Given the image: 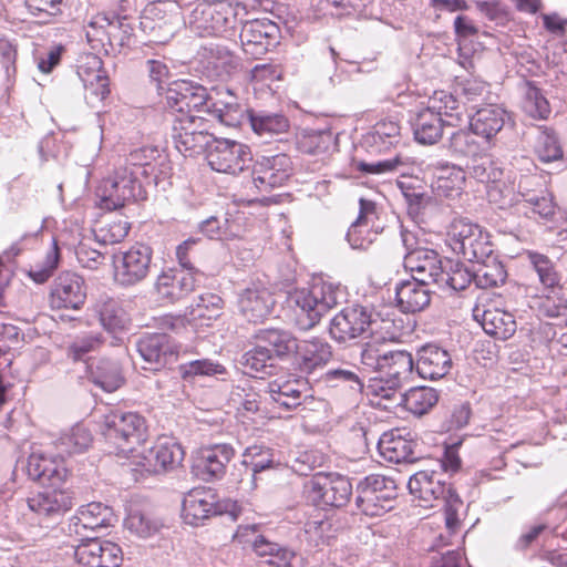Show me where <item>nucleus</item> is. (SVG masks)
<instances>
[{"label":"nucleus","mask_w":567,"mask_h":567,"mask_svg":"<svg viewBox=\"0 0 567 567\" xmlns=\"http://www.w3.org/2000/svg\"><path fill=\"white\" fill-rule=\"evenodd\" d=\"M215 99L202 84L189 80H178L169 84L165 92L166 105L179 115L206 114L217 123L236 127L243 120V109L229 90L218 92Z\"/></svg>","instance_id":"1"},{"label":"nucleus","mask_w":567,"mask_h":567,"mask_svg":"<svg viewBox=\"0 0 567 567\" xmlns=\"http://www.w3.org/2000/svg\"><path fill=\"white\" fill-rule=\"evenodd\" d=\"M329 333L339 343L358 338L394 340L393 322L381 318L373 308L354 305L343 308L330 321Z\"/></svg>","instance_id":"2"},{"label":"nucleus","mask_w":567,"mask_h":567,"mask_svg":"<svg viewBox=\"0 0 567 567\" xmlns=\"http://www.w3.org/2000/svg\"><path fill=\"white\" fill-rule=\"evenodd\" d=\"M342 296L339 285L317 280L307 289L290 292L288 300L293 308L298 327L301 330H310L322 316L339 303Z\"/></svg>","instance_id":"3"},{"label":"nucleus","mask_w":567,"mask_h":567,"mask_svg":"<svg viewBox=\"0 0 567 567\" xmlns=\"http://www.w3.org/2000/svg\"><path fill=\"white\" fill-rule=\"evenodd\" d=\"M444 473L436 471H420L410 477L408 487L411 494L422 499L425 506L433 507V502H442L445 515V525L454 532L458 526V512L463 502L443 478Z\"/></svg>","instance_id":"4"},{"label":"nucleus","mask_w":567,"mask_h":567,"mask_svg":"<svg viewBox=\"0 0 567 567\" xmlns=\"http://www.w3.org/2000/svg\"><path fill=\"white\" fill-rule=\"evenodd\" d=\"M240 3L228 0L202 1L188 16L187 25L198 37H224L231 33L237 23Z\"/></svg>","instance_id":"5"},{"label":"nucleus","mask_w":567,"mask_h":567,"mask_svg":"<svg viewBox=\"0 0 567 567\" xmlns=\"http://www.w3.org/2000/svg\"><path fill=\"white\" fill-rule=\"evenodd\" d=\"M96 196L101 208L118 209L145 198L144 181L121 163L101 181Z\"/></svg>","instance_id":"6"},{"label":"nucleus","mask_w":567,"mask_h":567,"mask_svg":"<svg viewBox=\"0 0 567 567\" xmlns=\"http://www.w3.org/2000/svg\"><path fill=\"white\" fill-rule=\"evenodd\" d=\"M102 434L118 454L127 456L146 441L147 425L136 412L112 411L104 417Z\"/></svg>","instance_id":"7"},{"label":"nucleus","mask_w":567,"mask_h":567,"mask_svg":"<svg viewBox=\"0 0 567 567\" xmlns=\"http://www.w3.org/2000/svg\"><path fill=\"white\" fill-rule=\"evenodd\" d=\"M355 503L367 516H381L393 507L396 497V484L393 478L371 474L357 485Z\"/></svg>","instance_id":"8"},{"label":"nucleus","mask_w":567,"mask_h":567,"mask_svg":"<svg viewBox=\"0 0 567 567\" xmlns=\"http://www.w3.org/2000/svg\"><path fill=\"white\" fill-rule=\"evenodd\" d=\"M209 122L203 115H177L173 123V141L175 147L184 156H195L203 152L208 153L212 141Z\"/></svg>","instance_id":"9"},{"label":"nucleus","mask_w":567,"mask_h":567,"mask_svg":"<svg viewBox=\"0 0 567 567\" xmlns=\"http://www.w3.org/2000/svg\"><path fill=\"white\" fill-rule=\"evenodd\" d=\"M303 493L316 506L342 507L352 495V484L338 473H317L305 483Z\"/></svg>","instance_id":"10"},{"label":"nucleus","mask_w":567,"mask_h":567,"mask_svg":"<svg viewBox=\"0 0 567 567\" xmlns=\"http://www.w3.org/2000/svg\"><path fill=\"white\" fill-rule=\"evenodd\" d=\"M206 159L213 171L238 175L250 167L252 154L250 147L244 143L215 137L210 143Z\"/></svg>","instance_id":"11"},{"label":"nucleus","mask_w":567,"mask_h":567,"mask_svg":"<svg viewBox=\"0 0 567 567\" xmlns=\"http://www.w3.org/2000/svg\"><path fill=\"white\" fill-rule=\"evenodd\" d=\"M153 250L144 244H136L114 255V280L123 287H131L143 281L150 270Z\"/></svg>","instance_id":"12"},{"label":"nucleus","mask_w":567,"mask_h":567,"mask_svg":"<svg viewBox=\"0 0 567 567\" xmlns=\"http://www.w3.org/2000/svg\"><path fill=\"white\" fill-rule=\"evenodd\" d=\"M138 457L136 464L145 472L159 474L177 468L184 460V450L174 439L164 436Z\"/></svg>","instance_id":"13"},{"label":"nucleus","mask_w":567,"mask_h":567,"mask_svg":"<svg viewBox=\"0 0 567 567\" xmlns=\"http://www.w3.org/2000/svg\"><path fill=\"white\" fill-rule=\"evenodd\" d=\"M292 173L291 158L286 154L261 156L252 166L254 186L262 192L282 186Z\"/></svg>","instance_id":"14"},{"label":"nucleus","mask_w":567,"mask_h":567,"mask_svg":"<svg viewBox=\"0 0 567 567\" xmlns=\"http://www.w3.org/2000/svg\"><path fill=\"white\" fill-rule=\"evenodd\" d=\"M279 28L269 19L246 21L239 34L243 50L257 59L278 43Z\"/></svg>","instance_id":"15"},{"label":"nucleus","mask_w":567,"mask_h":567,"mask_svg":"<svg viewBox=\"0 0 567 567\" xmlns=\"http://www.w3.org/2000/svg\"><path fill=\"white\" fill-rule=\"evenodd\" d=\"M84 540L74 549V557L81 567H120L123 553L117 544L95 537Z\"/></svg>","instance_id":"16"},{"label":"nucleus","mask_w":567,"mask_h":567,"mask_svg":"<svg viewBox=\"0 0 567 567\" xmlns=\"http://www.w3.org/2000/svg\"><path fill=\"white\" fill-rule=\"evenodd\" d=\"M235 539L243 545H250L252 550L265 563L274 567H291V561L295 558V553L290 549L280 546L277 543L268 540L265 536L256 535L255 526H239Z\"/></svg>","instance_id":"17"},{"label":"nucleus","mask_w":567,"mask_h":567,"mask_svg":"<svg viewBox=\"0 0 567 567\" xmlns=\"http://www.w3.org/2000/svg\"><path fill=\"white\" fill-rule=\"evenodd\" d=\"M86 299V289L81 276L71 271L61 272L53 281L50 292L52 309H80Z\"/></svg>","instance_id":"18"},{"label":"nucleus","mask_w":567,"mask_h":567,"mask_svg":"<svg viewBox=\"0 0 567 567\" xmlns=\"http://www.w3.org/2000/svg\"><path fill=\"white\" fill-rule=\"evenodd\" d=\"M233 456L234 449L228 444L204 447L194 458L193 472L198 478L206 482L221 478Z\"/></svg>","instance_id":"19"},{"label":"nucleus","mask_w":567,"mask_h":567,"mask_svg":"<svg viewBox=\"0 0 567 567\" xmlns=\"http://www.w3.org/2000/svg\"><path fill=\"white\" fill-rule=\"evenodd\" d=\"M137 350L147 365L145 370H159L176 361L177 346L165 333L143 337L137 343Z\"/></svg>","instance_id":"20"},{"label":"nucleus","mask_w":567,"mask_h":567,"mask_svg":"<svg viewBox=\"0 0 567 567\" xmlns=\"http://www.w3.org/2000/svg\"><path fill=\"white\" fill-rule=\"evenodd\" d=\"M237 305L246 320L259 323L270 316L275 307V299L264 285L251 284L239 293Z\"/></svg>","instance_id":"21"},{"label":"nucleus","mask_w":567,"mask_h":567,"mask_svg":"<svg viewBox=\"0 0 567 567\" xmlns=\"http://www.w3.org/2000/svg\"><path fill=\"white\" fill-rule=\"evenodd\" d=\"M267 389L271 402L278 409L291 411L307 398L308 383L305 379L291 374L280 375L270 381Z\"/></svg>","instance_id":"22"},{"label":"nucleus","mask_w":567,"mask_h":567,"mask_svg":"<svg viewBox=\"0 0 567 567\" xmlns=\"http://www.w3.org/2000/svg\"><path fill=\"white\" fill-rule=\"evenodd\" d=\"M27 473L31 480L50 486L59 485L68 476V470L60 454L51 456L41 451H33L29 455Z\"/></svg>","instance_id":"23"},{"label":"nucleus","mask_w":567,"mask_h":567,"mask_svg":"<svg viewBox=\"0 0 567 567\" xmlns=\"http://www.w3.org/2000/svg\"><path fill=\"white\" fill-rule=\"evenodd\" d=\"M404 267L412 274V278L426 284H439L444 270L439 254L432 249L419 247L404 256Z\"/></svg>","instance_id":"24"},{"label":"nucleus","mask_w":567,"mask_h":567,"mask_svg":"<svg viewBox=\"0 0 567 567\" xmlns=\"http://www.w3.org/2000/svg\"><path fill=\"white\" fill-rule=\"evenodd\" d=\"M113 517L111 507L102 503L92 502L81 506L76 514L70 518L69 532L70 534L81 536V539L84 540L90 537L84 532H94L111 526Z\"/></svg>","instance_id":"25"},{"label":"nucleus","mask_w":567,"mask_h":567,"mask_svg":"<svg viewBox=\"0 0 567 567\" xmlns=\"http://www.w3.org/2000/svg\"><path fill=\"white\" fill-rule=\"evenodd\" d=\"M452 365V357L447 350L429 343L417 352L415 371L423 379L439 380L450 372Z\"/></svg>","instance_id":"26"},{"label":"nucleus","mask_w":567,"mask_h":567,"mask_svg":"<svg viewBox=\"0 0 567 567\" xmlns=\"http://www.w3.org/2000/svg\"><path fill=\"white\" fill-rule=\"evenodd\" d=\"M509 120L505 109L497 104H487L477 109L470 117V128L485 143H491Z\"/></svg>","instance_id":"27"},{"label":"nucleus","mask_w":567,"mask_h":567,"mask_svg":"<svg viewBox=\"0 0 567 567\" xmlns=\"http://www.w3.org/2000/svg\"><path fill=\"white\" fill-rule=\"evenodd\" d=\"M473 317L487 334L496 339L507 340L516 332L517 324L514 316L505 310L475 307Z\"/></svg>","instance_id":"28"},{"label":"nucleus","mask_w":567,"mask_h":567,"mask_svg":"<svg viewBox=\"0 0 567 567\" xmlns=\"http://www.w3.org/2000/svg\"><path fill=\"white\" fill-rule=\"evenodd\" d=\"M332 358L331 346L318 338L298 341L295 363L302 373H311L324 367Z\"/></svg>","instance_id":"29"},{"label":"nucleus","mask_w":567,"mask_h":567,"mask_svg":"<svg viewBox=\"0 0 567 567\" xmlns=\"http://www.w3.org/2000/svg\"><path fill=\"white\" fill-rule=\"evenodd\" d=\"M195 285L194 272L169 269L157 277L155 288L162 299L174 302L190 293Z\"/></svg>","instance_id":"30"},{"label":"nucleus","mask_w":567,"mask_h":567,"mask_svg":"<svg viewBox=\"0 0 567 567\" xmlns=\"http://www.w3.org/2000/svg\"><path fill=\"white\" fill-rule=\"evenodd\" d=\"M399 429L391 430L381 435L378 442L380 455L391 463H412L417 460L414 453L416 443L404 437Z\"/></svg>","instance_id":"31"},{"label":"nucleus","mask_w":567,"mask_h":567,"mask_svg":"<svg viewBox=\"0 0 567 567\" xmlns=\"http://www.w3.org/2000/svg\"><path fill=\"white\" fill-rule=\"evenodd\" d=\"M51 487L28 498L29 508L40 516H59L72 507V496L68 491Z\"/></svg>","instance_id":"32"},{"label":"nucleus","mask_w":567,"mask_h":567,"mask_svg":"<svg viewBox=\"0 0 567 567\" xmlns=\"http://www.w3.org/2000/svg\"><path fill=\"white\" fill-rule=\"evenodd\" d=\"M429 284L416 279L405 280L395 288L396 306L402 312L415 313L424 310L431 302Z\"/></svg>","instance_id":"33"},{"label":"nucleus","mask_w":567,"mask_h":567,"mask_svg":"<svg viewBox=\"0 0 567 567\" xmlns=\"http://www.w3.org/2000/svg\"><path fill=\"white\" fill-rule=\"evenodd\" d=\"M215 513V498L212 491L194 488L184 496L182 517L186 524L198 525Z\"/></svg>","instance_id":"34"},{"label":"nucleus","mask_w":567,"mask_h":567,"mask_svg":"<svg viewBox=\"0 0 567 567\" xmlns=\"http://www.w3.org/2000/svg\"><path fill=\"white\" fill-rule=\"evenodd\" d=\"M451 125L449 120L435 114L429 106L420 110L412 120L414 138L423 145H433L437 143L443 134V124Z\"/></svg>","instance_id":"35"},{"label":"nucleus","mask_w":567,"mask_h":567,"mask_svg":"<svg viewBox=\"0 0 567 567\" xmlns=\"http://www.w3.org/2000/svg\"><path fill=\"white\" fill-rule=\"evenodd\" d=\"M257 340L270 352L271 358L289 359L298 351V340L291 332L281 329H265L257 334Z\"/></svg>","instance_id":"36"},{"label":"nucleus","mask_w":567,"mask_h":567,"mask_svg":"<svg viewBox=\"0 0 567 567\" xmlns=\"http://www.w3.org/2000/svg\"><path fill=\"white\" fill-rule=\"evenodd\" d=\"M415 364L412 354L405 350H395L388 353L381 374L392 384L404 386L414 374Z\"/></svg>","instance_id":"37"},{"label":"nucleus","mask_w":567,"mask_h":567,"mask_svg":"<svg viewBox=\"0 0 567 567\" xmlns=\"http://www.w3.org/2000/svg\"><path fill=\"white\" fill-rule=\"evenodd\" d=\"M90 379L94 384L106 392L117 390L124 382L122 370L117 361L99 359L89 365Z\"/></svg>","instance_id":"38"},{"label":"nucleus","mask_w":567,"mask_h":567,"mask_svg":"<svg viewBox=\"0 0 567 567\" xmlns=\"http://www.w3.org/2000/svg\"><path fill=\"white\" fill-rule=\"evenodd\" d=\"M432 187L440 196L453 197L462 189L465 173L461 167L444 164L434 168Z\"/></svg>","instance_id":"39"},{"label":"nucleus","mask_w":567,"mask_h":567,"mask_svg":"<svg viewBox=\"0 0 567 567\" xmlns=\"http://www.w3.org/2000/svg\"><path fill=\"white\" fill-rule=\"evenodd\" d=\"M161 151L155 146L134 150L122 163L144 182L155 175V162L161 158Z\"/></svg>","instance_id":"40"},{"label":"nucleus","mask_w":567,"mask_h":567,"mask_svg":"<svg viewBox=\"0 0 567 567\" xmlns=\"http://www.w3.org/2000/svg\"><path fill=\"white\" fill-rule=\"evenodd\" d=\"M473 262L474 282L477 287L487 289L497 287L505 281V268L496 257L489 255L485 260H475Z\"/></svg>","instance_id":"41"},{"label":"nucleus","mask_w":567,"mask_h":567,"mask_svg":"<svg viewBox=\"0 0 567 567\" xmlns=\"http://www.w3.org/2000/svg\"><path fill=\"white\" fill-rule=\"evenodd\" d=\"M400 131L401 128L396 121L384 118L373 126L372 132L367 135L365 142L377 151L383 152L400 142Z\"/></svg>","instance_id":"42"},{"label":"nucleus","mask_w":567,"mask_h":567,"mask_svg":"<svg viewBox=\"0 0 567 567\" xmlns=\"http://www.w3.org/2000/svg\"><path fill=\"white\" fill-rule=\"evenodd\" d=\"M206 69L212 76L219 80L228 79L237 69L235 55L225 48H210L206 55Z\"/></svg>","instance_id":"43"},{"label":"nucleus","mask_w":567,"mask_h":567,"mask_svg":"<svg viewBox=\"0 0 567 567\" xmlns=\"http://www.w3.org/2000/svg\"><path fill=\"white\" fill-rule=\"evenodd\" d=\"M437 400V392L433 388L416 386L402 393L401 404L413 414L422 415L432 409Z\"/></svg>","instance_id":"44"},{"label":"nucleus","mask_w":567,"mask_h":567,"mask_svg":"<svg viewBox=\"0 0 567 567\" xmlns=\"http://www.w3.org/2000/svg\"><path fill=\"white\" fill-rule=\"evenodd\" d=\"M456 254L473 262L475 260H485L493 254V246L489 240V234L482 227L473 236L456 246Z\"/></svg>","instance_id":"45"},{"label":"nucleus","mask_w":567,"mask_h":567,"mask_svg":"<svg viewBox=\"0 0 567 567\" xmlns=\"http://www.w3.org/2000/svg\"><path fill=\"white\" fill-rule=\"evenodd\" d=\"M333 146V136L329 131H302L297 136L298 150L308 155L327 154Z\"/></svg>","instance_id":"46"},{"label":"nucleus","mask_w":567,"mask_h":567,"mask_svg":"<svg viewBox=\"0 0 567 567\" xmlns=\"http://www.w3.org/2000/svg\"><path fill=\"white\" fill-rule=\"evenodd\" d=\"M92 442V435L87 429L82 425H75L70 432L60 436L56 442V450L63 457L84 452Z\"/></svg>","instance_id":"47"},{"label":"nucleus","mask_w":567,"mask_h":567,"mask_svg":"<svg viewBox=\"0 0 567 567\" xmlns=\"http://www.w3.org/2000/svg\"><path fill=\"white\" fill-rule=\"evenodd\" d=\"M527 259L537 274L540 285L545 289L559 288L560 277L556 270L555 264L544 254L537 251H527Z\"/></svg>","instance_id":"48"},{"label":"nucleus","mask_w":567,"mask_h":567,"mask_svg":"<svg viewBox=\"0 0 567 567\" xmlns=\"http://www.w3.org/2000/svg\"><path fill=\"white\" fill-rule=\"evenodd\" d=\"M249 121L254 132L261 137L281 134L289 127V122L282 114L250 112Z\"/></svg>","instance_id":"49"},{"label":"nucleus","mask_w":567,"mask_h":567,"mask_svg":"<svg viewBox=\"0 0 567 567\" xmlns=\"http://www.w3.org/2000/svg\"><path fill=\"white\" fill-rule=\"evenodd\" d=\"M527 200L518 206V210L528 217H536L544 220L553 219L556 212V204L548 193L527 194Z\"/></svg>","instance_id":"50"},{"label":"nucleus","mask_w":567,"mask_h":567,"mask_svg":"<svg viewBox=\"0 0 567 567\" xmlns=\"http://www.w3.org/2000/svg\"><path fill=\"white\" fill-rule=\"evenodd\" d=\"M386 341L388 340L371 338L369 342H365L362 346L360 361L364 370L381 373L388 358V353H390V350L385 349Z\"/></svg>","instance_id":"51"},{"label":"nucleus","mask_w":567,"mask_h":567,"mask_svg":"<svg viewBox=\"0 0 567 567\" xmlns=\"http://www.w3.org/2000/svg\"><path fill=\"white\" fill-rule=\"evenodd\" d=\"M101 326L109 332L115 333L123 330L126 323L124 312L118 302L107 298L96 305Z\"/></svg>","instance_id":"52"},{"label":"nucleus","mask_w":567,"mask_h":567,"mask_svg":"<svg viewBox=\"0 0 567 567\" xmlns=\"http://www.w3.org/2000/svg\"><path fill=\"white\" fill-rule=\"evenodd\" d=\"M243 457V463L251 470L252 477H255L257 473L274 468L279 464L275 460L272 450L265 445L248 446L245 450Z\"/></svg>","instance_id":"53"},{"label":"nucleus","mask_w":567,"mask_h":567,"mask_svg":"<svg viewBox=\"0 0 567 567\" xmlns=\"http://www.w3.org/2000/svg\"><path fill=\"white\" fill-rule=\"evenodd\" d=\"M229 403L239 412L256 413L259 410V394L248 384L233 386Z\"/></svg>","instance_id":"54"},{"label":"nucleus","mask_w":567,"mask_h":567,"mask_svg":"<svg viewBox=\"0 0 567 567\" xmlns=\"http://www.w3.org/2000/svg\"><path fill=\"white\" fill-rule=\"evenodd\" d=\"M474 281V270L466 269L461 264H455L450 267V270H443L437 286L442 289H451L453 291H461L468 287Z\"/></svg>","instance_id":"55"},{"label":"nucleus","mask_w":567,"mask_h":567,"mask_svg":"<svg viewBox=\"0 0 567 567\" xmlns=\"http://www.w3.org/2000/svg\"><path fill=\"white\" fill-rule=\"evenodd\" d=\"M412 164L413 162L409 157H402L398 155L393 158L373 163L360 162L358 164V169L365 174L381 175L391 172H398L402 175H405L408 174V169Z\"/></svg>","instance_id":"56"},{"label":"nucleus","mask_w":567,"mask_h":567,"mask_svg":"<svg viewBox=\"0 0 567 567\" xmlns=\"http://www.w3.org/2000/svg\"><path fill=\"white\" fill-rule=\"evenodd\" d=\"M534 147L538 158L544 163L557 161L563 156L556 135L548 128L538 131Z\"/></svg>","instance_id":"57"},{"label":"nucleus","mask_w":567,"mask_h":567,"mask_svg":"<svg viewBox=\"0 0 567 567\" xmlns=\"http://www.w3.org/2000/svg\"><path fill=\"white\" fill-rule=\"evenodd\" d=\"M81 81L85 90V97L92 103L104 100L110 93L109 78L104 69L99 73H91V75H86L83 71Z\"/></svg>","instance_id":"58"},{"label":"nucleus","mask_w":567,"mask_h":567,"mask_svg":"<svg viewBox=\"0 0 567 567\" xmlns=\"http://www.w3.org/2000/svg\"><path fill=\"white\" fill-rule=\"evenodd\" d=\"M427 106L435 111V114L444 120H449L451 123L453 118H460V103L452 93L445 91L435 92L430 99Z\"/></svg>","instance_id":"59"},{"label":"nucleus","mask_w":567,"mask_h":567,"mask_svg":"<svg viewBox=\"0 0 567 567\" xmlns=\"http://www.w3.org/2000/svg\"><path fill=\"white\" fill-rule=\"evenodd\" d=\"M475 136L477 135L471 128L470 131L458 130L452 134L450 147L460 155L475 157L484 150Z\"/></svg>","instance_id":"60"},{"label":"nucleus","mask_w":567,"mask_h":567,"mask_svg":"<svg viewBox=\"0 0 567 567\" xmlns=\"http://www.w3.org/2000/svg\"><path fill=\"white\" fill-rule=\"evenodd\" d=\"M523 109L526 114L534 118H547L550 113L548 101L540 90L532 84L526 86Z\"/></svg>","instance_id":"61"},{"label":"nucleus","mask_w":567,"mask_h":567,"mask_svg":"<svg viewBox=\"0 0 567 567\" xmlns=\"http://www.w3.org/2000/svg\"><path fill=\"white\" fill-rule=\"evenodd\" d=\"M402 388L400 384H392L384 375L370 380L368 394L401 405Z\"/></svg>","instance_id":"62"},{"label":"nucleus","mask_w":567,"mask_h":567,"mask_svg":"<svg viewBox=\"0 0 567 567\" xmlns=\"http://www.w3.org/2000/svg\"><path fill=\"white\" fill-rule=\"evenodd\" d=\"M480 228V225L472 223L467 218H454L447 228V239L453 251L456 252V246H460L463 241L465 243Z\"/></svg>","instance_id":"63"},{"label":"nucleus","mask_w":567,"mask_h":567,"mask_svg":"<svg viewBox=\"0 0 567 567\" xmlns=\"http://www.w3.org/2000/svg\"><path fill=\"white\" fill-rule=\"evenodd\" d=\"M373 225L354 220L348 229L347 240L353 249H367L378 236Z\"/></svg>","instance_id":"64"}]
</instances>
